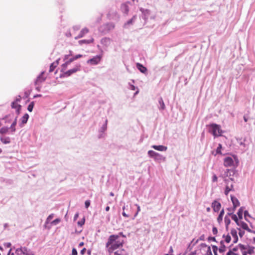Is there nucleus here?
Returning a JSON list of instances; mask_svg holds the SVG:
<instances>
[{"label": "nucleus", "instance_id": "nucleus-19", "mask_svg": "<svg viewBox=\"0 0 255 255\" xmlns=\"http://www.w3.org/2000/svg\"><path fill=\"white\" fill-rule=\"evenodd\" d=\"M44 73V72H42L41 74L37 77L35 81V85H37L39 83H42L45 80L46 78L43 77V75Z\"/></svg>", "mask_w": 255, "mask_h": 255}, {"label": "nucleus", "instance_id": "nucleus-62", "mask_svg": "<svg viewBox=\"0 0 255 255\" xmlns=\"http://www.w3.org/2000/svg\"><path fill=\"white\" fill-rule=\"evenodd\" d=\"M207 254H208V255H212V253L211 252V249H210V247H208V251H207Z\"/></svg>", "mask_w": 255, "mask_h": 255}, {"label": "nucleus", "instance_id": "nucleus-35", "mask_svg": "<svg viewBox=\"0 0 255 255\" xmlns=\"http://www.w3.org/2000/svg\"><path fill=\"white\" fill-rule=\"evenodd\" d=\"M69 65L67 61H66L64 64H63L61 66V72L62 73L65 72L66 69L67 68V66Z\"/></svg>", "mask_w": 255, "mask_h": 255}, {"label": "nucleus", "instance_id": "nucleus-39", "mask_svg": "<svg viewBox=\"0 0 255 255\" xmlns=\"http://www.w3.org/2000/svg\"><path fill=\"white\" fill-rule=\"evenodd\" d=\"M221 148H222V144H219L218 146L216 149V153L217 154H221Z\"/></svg>", "mask_w": 255, "mask_h": 255}, {"label": "nucleus", "instance_id": "nucleus-14", "mask_svg": "<svg viewBox=\"0 0 255 255\" xmlns=\"http://www.w3.org/2000/svg\"><path fill=\"white\" fill-rule=\"evenodd\" d=\"M136 66L137 69L142 73L146 74H147V68L144 66L142 64L137 63L136 64Z\"/></svg>", "mask_w": 255, "mask_h": 255}, {"label": "nucleus", "instance_id": "nucleus-46", "mask_svg": "<svg viewBox=\"0 0 255 255\" xmlns=\"http://www.w3.org/2000/svg\"><path fill=\"white\" fill-rule=\"evenodd\" d=\"M247 217H251L250 215L249 214L248 211H244V217L246 221H248V220L247 219Z\"/></svg>", "mask_w": 255, "mask_h": 255}, {"label": "nucleus", "instance_id": "nucleus-57", "mask_svg": "<svg viewBox=\"0 0 255 255\" xmlns=\"http://www.w3.org/2000/svg\"><path fill=\"white\" fill-rule=\"evenodd\" d=\"M29 95V92H28V91H25L24 92V95L23 98H28Z\"/></svg>", "mask_w": 255, "mask_h": 255}, {"label": "nucleus", "instance_id": "nucleus-59", "mask_svg": "<svg viewBox=\"0 0 255 255\" xmlns=\"http://www.w3.org/2000/svg\"><path fill=\"white\" fill-rule=\"evenodd\" d=\"M136 206L137 207V212L135 214V216H136L137 215L138 213L140 211V206L137 204H136Z\"/></svg>", "mask_w": 255, "mask_h": 255}, {"label": "nucleus", "instance_id": "nucleus-33", "mask_svg": "<svg viewBox=\"0 0 255 255\" xmlns=\"http://www.w3.org/2000/svg\"><path fill=\"white\" fill-rule=\"evenodd\" d=\"M244 207H241L238 210L237 212V215L238 216L239 218L241 220L243 219V213L244 211Z\"/></svg>", "mask_w": 255, "mask_h": 255}, {"label": "nucleus", "instance_id": "nucleus-31", "mask_svg": "<svg viewBox=\"0 0 255 255\" xmlns=\"http://www.w3.org/2000/svg\"><path fill=\"white\" fill-rule=\"evenodd\" d=\"M107 123L108 120L106 119L105 123L103 124V125L102 126V127L99 129L100 132H104L105 130H106L107 128Z\"/></svg>", "mask_w": 255, "mask_h": 255}, {"label": "nucleus", "instance_id": "nucleus-12", "mask_svg": "<svg viewBox=\"0 0 255 255\" xmlns=\"http://www.w3.org/2000/svg\"><path fill=\"white\" fill-rule=\"evenodd\" d=\"M29 115L28 114L26 113L23 115V116L20 120V123H19V126L20 128H22L24 125L26 124Z\"/></svg>", "mask_w": 255, "mask_h": 255}, {"label": "nucleus", "instance_id": "nucleus-38", "mask_svg": "<svg viewBox=\"0 0 255 255\" xmlns=\"http://www.w3.org/2000/svg\"><path fill=\"white\" fill-rule=\"evenodd\" d=\"M34 106V102L32 101L28 106L27 110L29 112H31L33 110Z\"/></svg>", "mask_w": 255, "mask_h": 255}, {"label": "nucleus", "instance_id": "nucleus-7", "mask_svg": "<svg viewBox=\"0 0 255 255\" xmlns=\"http://www.w3.org/2000/svg\"><path fill=\"white\" fill-rule=\"evenodd\" d=\"M107 17L110 20H117L119 19L120 16L116 10H111L107 14Z\"/></svg>", "mask_w": 255, "mask_h": 255}, {"label": "nucleus", "instance_id": "nucleus-18", "mask_svg": "<svg viewBox=\"0 0 255 255\" xmlns=\"http://www.w3.org/2000/svg\"><path fill=\"white\" fill-rule=\"evenodd\" d=\"M231 234L234 238L233 243L236 244L238 241V237L236 230L235 229H232L231 230Z\"/></svg>", "mask_w": 255, "mask_h": 255}, {"label": "nucleus", "instance_id": "nucleus-17", "mask_svg": "<svg viewBox=\"0 0 255 255\" xmlns=\"http://www.w3.org/2000/svg\"><path fill=\"white\" fill-rule=\"evenodd\" d=\"M151 148H152L155 150L160 151H166L167 149V146L162 145H153L151 146Z\"/></svg>", "mask_w": 255, "mask_h": 255}, {"label": "nucleus", "instance_id": "nucleus-8", "mask_svg": "<svg viewBox=\"0 0 255 255\" xmlns=\"http://www.w3.org/2000/svg\"><path fill=\"white\" fill-rule=\"evenodd\" d=\"M101 56L100 55H96L93 58L89 59L87 61V63L92 65H95L98 64L101 60Z\"/></svg>", "mask_w": 255, "mask_h": 255}, {"label": "nucleus", "instance_id": "nucleus-21", "mask_svg": "<svg viewBox=\"0 0 255 255\" xmlns=\"http://www.w3.org/2000/svg\"><path fill=\"white\" fill-rule=\"evenodd\" d=\"M234 161L232 158L230 157H227L225 158L224 160V164L226 166H230L232 165Z\"/></svg>", "mask_w": 255, "mask_h": 255}, {"label": "nucleus", "instance_id": "nucleus-61", "mask_svg": "<svg viewBox=\"0 0 255 255\" xmlns=\"http://www.w3.org/2000/svg\"><path fill=\"white\" fill-rule=\"evenodd\" d=\"M65 35L67 37H71L72 36L71 33L70 31H68L66 32Z\"/></svg>", "mask_w": 255, "mask_h": 255}, {"label": "nucleus", "instance_id": "nucleus-22", "mask_svg": "<svg viewBox=\"0 0 255 255\" xmlns=\"http://www.w3.org/2000/svg\"><path fill=\"white\" fill-rule=\"evenodd\" d=\"M0 140L3 144H8L10 142V138L8 136H1L0 137Z\"/></svg>", "mask_w": 255, "mask_h": 255}, {"label": "nucleus", "instance_id": "nucleus-45", "mask_svg": "<svg viewBox=\"0 0 255 255\" xmlns=\"http://www.w3.org/2000/svg\"><path fill=\"white\" fill-rule=\"evenodd\" d=\"M16 107H18V109L17 110V111L18 112V110L20 108V107H21L20 105H16L15 104V102H13L11 103V108L13 109H14V108H16Z\"/></svg>", "mask_w": 255, "mask_h": 255}, {"label": "nucleus", "instance_id": "nucleus-29", "mask_svg": "<svg viewBox=\"0 0 255 255\" xmlns=\"http://www.w3.org/2000/svg\"><path fill=\"white\" fill-rule=\"evenodd\" d=\"M224 221L226 225V229L227 230H228L229 225L231 223V220L229 217V216L228 215V214L225 217Z\"/></svg>", "mask_w": 255, "mask_h": 255}, {"label": "nucleus", "instance_id": "nucleus-36", "mask_svg": "<svg viewBox=\"0 0 255 255\" xmlns=\"http://www.w3.org/2000/svg\"><path fill=\"white\" fill-rule=\"evenodd\" d=\"M238 247L242 253H243V252H246L245 250L248 249V245L246 246L241 244H239L238 245Z\"/></svg>", "mask_w": 255, "mask_h": 255}, {"label": "nucleus", "instance_id": "nucleus-28", "mask_svg": "<svg viewBox=\"0 0 255 255\" xmlns=\"http://www.w3.org/2000/svg\"><path fill=\"white\" fill-rule=\"evenodd\" d=\"M220 247L219 249V252L220 253H223L226 251V246L224 245V241L222 240L220 242Z\"/></svg>", "mask_w": 255, "mask_h": 255}, {"label": "nucleus", "instance_id": "nucleus-44", "mask_svg": "<svg viewBox=\"0 0 255 255\" xmlns=\"http://www.w3.org/2000/svg\"><path fill=\"white\" fill-rule=\"evenodd\" d=\"M53 216H54L53 214H51L50 215H49L46 219V223H48L49 222H50L52 220V219L53 218Z\"/></svg>", "mask_w": 255, "mask_h": 255}, {"label": "nucleus", "instance_id": "nucleus-15", "mask_svg": "<svg viewBox=\"0 0 255 255\" xmlns=\"http://www.w3.org/2000/svg\"><path fill=\"white\" fill-rule=\"evenodd\" d=\"M89 32V29L85 27L83 28L80 32L79 34L75 37V39H78L84 36L85 34Z\"/></svg>", "mask_w": 255, "mask_h": 255}, {"label": "nucleus", "instance_id": "nucleus-64", "mask_svg": "<svg viewBox=\"0 0 255 255\" xmlns=\"http://www.w3.org/2000/svg\"><path fill=\"white\" fill-rule=\"evenodd\" d=\"M234 252L230 250L227 254L226 255H233Z\"/></svg>", "mask_w": 255, "mask_h": 255}, {"label": "nucleus", "instance_id": "nucleus-16", "mask_svg": "<svg viewBox=\"0 0 255 255\" xmlns=\"http://www.w3.org/2000/svg\"><path fill=\"white\" fill-rule=\"evenodd\" d=\"M239 226L242 227L243 229L247 231L248 232L251 233L252 231L248 227V225L243 221H239V225H237Z\"/></svg>", "mask_w": 255, "mask_h": 255}, {"label": "nucleus", "instance_id": "nucleus-6", "mask_svg": "<svg viewBox=\"0 0 255 255\" xmlns=\"http://www.w3.org/2000/svg\"><path fill=\"white\" fill-rule=\"evenodd\" d=\"M147 154L150 157L153 158L155 161H160L165 159L160 154L152 150H149Z\"/></svg>", "mask_w": 255, "mask_h": 255}, {"label": "nucleus", "instance_id": "nucleus-40", "mask_svg": "<svg viewBox=\"0 0 255 255\" xmlns=\"http://www.w3.org/2000/svg\"><path fill=\"white\" fill-rule=\"evenodd\" d=\"M53 63L50 64L49 68V72H52L54 71V69L57 67V66L54 65Z\"/></svg>", "mask_w": 255, "mask_h": 255}, {"label": "nucleus", "instance_id": "nucleus-60", "mask_svg": "<svg viewBox=\"0 0 255 255\" xmlns=\"http://www.w3.org/2000/svg\"><path fill=\"white\" fill-rule=\"evenodd\" d=\"M75 60L78 59V58H81L83 57V55L81 54H78L74 56Z\"/></svg>", "mask_w": 255, "mask_h": 255}, {"label": "nucleus", "instance_id": "nucleus-1", "mask_svg": "<svg viewBox=\"0 0 255 255\" xmlns=\"http://www.w3.org/2000/svg\"><path fill=\"white\" fill-rule=\"evenodd\" d=\"M120 236L126 238V235L123 232H120L118 235H112L110 236L106 243V247L109 248L110 250H115L118 248L122 247L124 244V240L119 239Z\"/></svg>", "mask_w": 255, "mask_h": 255}, {"label": "nucleus", "instance_id": "nucleus-32", "mask_svg": "<svg viewBox=\"0 0 255 255\" xmlns=\"http://www.w3.org/2000/svg\"><path fill=\"white\" fill-rule=\"evenodd\" d=\"M128 86H129L128 89H129L131 90L134 91V90H135L136 89H137V91L134 93V95H135L138 93L139 90L137 88V87H136L135 86H134L133 85L130 84V83H128Z\"/></svg>", "mask_w": 255, "mask_h": 255}, {"label": "nucleus", "instance_id": "nucleus-50", "mask_svg": "<svg viewBox=\"0 0 255 255\" xmlns=\"http://www.w3.org/2000/svg\"><path fill=\"white\" fill-rule=\"evenodd\" d=\"M84 223H85V219L83 218L82 220L78 222V224L80 226H82L84 224Z\"/></svg>", "mask_w": 255, "mask_h": 255}, {"label": "nucleus", "instance_id": "nucleus-63", "mask_svg": "<svg viewBox=\"0 0 255 255\" xmlns=\"http://www.w3.org/2000/svg\"><path fill=\"white\" fill-rule=\"evenodd\" d=\"M122 251H117L114 253V255H123L121 254Z\"/></svg>", "mask_w": 255, "mask_h": 255}, {"label": "nucleus", "instance_id": "nucleus-10", "mask_svg": "<svg viewBox=\"0 0 255 255\" xmlns=\"http://www.w3.org/2000/svg\"><path fill=\"white\" fill-rule=\"evenodd\" d=\"M231 199L233 205V212L235 211V209L240 206V203L238 199L233 195H231Z\"/></svg>", "mask_w": 255, "mask_h": 255}, {"label": "nucleus", "instance_id": "nucleus-37", "mask_svg": "<svg viewBox=\"0 0 255 255\" xmlns=\"http://www.w3.org/2000/svg\"><path fill=\"white\" fill-rule=\"evenodd\" d=\"M255 248L252 246L248 245L247 253L248 254L251 255L254 253Z\"/></svg>", "mask_w": 255, "mask_h": 255}, {"label": "nucleus", "instance_id": "nucleus-53", "mask_svg": "<svg viewBox=\"0 0 255 255\" xmlns=\"http://www.w3.org/2000/svg\"><path fill=\"white\" fill-rule=\"evenodd\" d=\"M208 241H212L217 242L215 237H208Z\"/></svg>", "mask_w": 255, "mask_h": 255}, {"label": "nucleus", "instance_id": "nucleus-48", "mask_svg": "<svg viewBox=\"0 0 255 255\" xmlns=\"http://www.w3.org/2000/svg\"><path fill=\"white\" fill-rule=\"evenodd\" d=\"M90 204L91 202L89 200H86L85 202V208L87 209L90 206Z\"/></svg>", "mask_w": 255, "mask_h": 255}, {"label": "nucleus", "instance_id": "nucleus-47", "mask_svg": "<svg viewBox=\"0 0 255 255\" xmlns=\"http://www.w3.org/2000/svg\"><path fill=\"white\" fill-rule=\"evenodd\" d=\"M60 220L59 219H56L55 220H53V221L51 222V224L52 225H57L58 223H59L60 222Z\"/></svg>", "mask_w": 255, "mask_h": 255}, {"label": "nucleus", "instance_id": "nucleus-26", "mask_svg": "<svg viewBox=\"0 0 255 255\" xmlns=\"http://www.w3.org/2000/svg\"><path fill=\"white\" fill-rule=\"evenodd\" d=\"M94 39L93 38L90 39H88V40H86V39H83V40H79L78 41V43L80 45H82L83 44H90V43H93L94 42Z\"/></svg>", "mask_w": 255, "mask_h": 255}, {"label": "nucleus", "instance_id": "nucleus-55", "mask_svg": "<svg viewBox=\"0 0 255 255\" xmlns=\"http://www.w3.org/2000/svg\"><path fill=\"white\" fill-rule=\"evenodd\" d=\"M212 249H213V252H215L216 251H218V250H219L218 247H217V246H216L215 245H212Z\"/></svg>", "mask_w": 255, "mask_h": 255}, {"label": "nucleus", "instance_id": "nucleus-51", "mask_svg": "<svg viewBox=\"0 0 255 255\" xmlns=\"http://www.w3.org/2000/svg\"><path fill=\"white\" fill-rule=\"evenodd\" d=\"M77 251L75 248H73L72 250V254L71 255H77Z\"/></svg>", "mask_w": 255, "mask_h": 255}, {"label": "nucleus", "instance_id": "nucleus-27", "mask_svg": "<svg viewBox=\"0 0 255 255\" xmlns=\"http://www.w3.org/2000/svg\"><path fill=\"white\" fill-rule=\"evenodd\" d=\"M228 215L231 216L232 220H233L237 225H239V219L236 215L234 214L233 213H228Z\"/></svg>", "mask_w": 255, "mask_h": 255}, {"label": "nucleus", "instance_id": "nucleus-54", "mask_svg": "<svg viewBox=\"0 0 255 255\" xmlns=\"http://www.w3.org/2000/svg\"><path fill=\"white\" fill-rule=\"evenodd\" d=\"M217 180H218V177L217 176L214 174L213 176V177H212V181L215 182H217Z\"/></svg>", "mask_w": 255, "mask_h": 255}, {"label": "nucleus", "instance_id": "nucleus-24", "mask_svg": "<svg viewBox=\"0 0 255 255\" xmlns=\"http://www.w3.org/2000/svg\"><path fill=\"white\" fill-rule=\"evenodd\" d=\"M159 107L158 108L160 110H164L165 109V106L163 100L161 97L158 99Z\"/></svg>", "mask_w": 255, "mask_h": 255}, {"label": "nucleus", "instance_id": "nucleus-5", "mask_svg": "<svg viewBox=\"0 0 255 255\" xmlns=\"http://www.w3.org/2000/svg\"><path fill=\"white\" fill-rule=\"evenodd\" d=\"M15 253L17 255H34V253L31 250L27 248L26 247H21L18 248L15 251Z\"/></svg>", "mask_w": 255, "mask_h": 255}, {"label": "nucleus", "instance_id": "nucleus-9", "mask_svg": "<svg viewBox=\"0 0 255 255\" xmlns=\"http://www.w3.org/2000/svg\"><path fill=\"white\" fill-rule=\"evenodd\" d=\"M230 180H232V178L225 179L224 180L225 182L227 184V186L226 187L225 190V194L226 195H228L229 192L232 190L233 188V185L232 184L231 185V188L228 185V184H229Z\"/></svg>", "mask_w": 255, "mask_h": 255}, {"label": "nucleus", "instance_id": "nucleus-3", "mask_svg": "<svg viewBox=\"0 0 255 255\" xmlns=\"http://www.w3.org/2000/svg\"><path fill=\"white\" fill-rule=\"evenodd\" d=\"M115 24L113 22H108L101 25L99 27V31L103 34H106L115 28Z\"/></svg>", "mask_w": 255, "mask_h": 255}, {"label": "nucleus", "instance_id": "nucleus-56", "mask_svg": "<svg viewBox=\"0 0 255 255\" xmlns=\"http://www.w3.org/2000/svg\"><path fill=\"white\" fill-rule=\"evenodd\" d=\"M74 60H75V58H74V57H73L72 58H70L67 61L70 64L71 62H72Z\"/></svg>", "mask_w": 255, "mask_h": 255}, {"label": "nucleus", "instance_id": "nucleus-20", "mask_svg": "<svg viewBox=\"0 0 255 255\" xmlns=\"http://www.w3.org/2000/svg\"><path fill=\"white\" fill-rule=\"evenodd\" d=\"M136 19V15H133L132 17L129 19L125 24H124V27L128 28V26L130 25L133 24V23L135 22Z\"/></svg>", "mask_w": 255, "mask_h": 255}, {"label": "nucleus", "instance_id": "nucleus-23", "mask_svg": "<svg viewBox=\"0 0 255 255\" xmlns=\"http://www.w3.org/2000/svg\"><path fill=\"white\" fill-rule=\"evenodd\" d=\"M110 39L108 37L103 38L101 40V43L105 46H108L110 44Z\"/></svg>", "mask_w": 255, "mask_h": 255}, {"label": "nucleus", "instance_id": "nucleus-42", "mask_svg": "<svg viewBox=\"0 0 255 255\" xmlns=\"http://www.w3.org/2000/svg\"><path fill=\"white\" fill-rule=\"evenodd\" d=\"M237 230L239 231V236L242 238L245 234V231H242L240 228H237Z\"/></svg>", "mask_w": 255, "mask_h": 255}, {"label": "nucleus", "instance_id": "nucleus-41", "mask_svg": "<svg viewBox=\"0 0 255 255\" xmlns=\"http://www.w3.org/2000/svg\"><path fill=\"white\" fill-rule=\"evenodd\" d=\"M81 26L80 25H75L73 26L72 29L74 31H77L79 30Z\"/></svg>", "mask_w": 255, "mask_h": 255}, {"label": "nucleus", "instance_id": "nucleus-11", "mask_svg": "<svg viewBox=\"0 0 255 255\" xmlns=\"http://www.w3.org/2000/svg\"><path fill=\"white\" fill-rule=\"evenodd\" d=\"M221 204L216 200H215L212 203V207L215 212H218L221 208Z\"/></svg>", "mask_w": 255, "mask_h": 255}, {"label": "nucleus", "instance_id": "nucleus-30", "mask_svg": "<svg viewBox=\"0 0 255 255\" xmlns=\"http://www.w3.org/2000/svg\"><path fill=\"white\" fill-rule=\"evenodd\" d=\"M224 214V209H222L221 211V212L217 218V221L219 223H221L222 222Z\"/></svg>", "mask_w": 255, "mask_h": 255}, {"label": "nucleus", "instance_id": "nucleus-43", "mask_svg": "<svg viewBox=\"0 0 255 255\" xmlns=\"http://www.w3.org/2000/svg\"><path fill=\"white\" fill-rule=\"evenodd\" d=\"M231 241V236L228 234V235H227L226 236V238H225V241L227 243H229Z\"/></svg>", "mask_w": 255, "mask_h": 255}, {"label": "nucleus", "instance_id": "nucleus-52", "mask_svg": "<svg viewBox=\"0 0 255 255\" xmlns=\"http://www.w3.org/2000/svg\"><path fill=\"white\" fill-rule=\"evenodd\" d=\"M3 245L5 247L8 248L11 247V244L10 243H4Z\"/></svg>", "mask_w": 255, "mask_h": 255}, {"label": "nucleus", "instance_id": "nucleus-25", "mask_svg": "<svg viewBox=\"0 0 255 255\" xmlns=\"http://www.w3.org/2000/svg\"><path fill=\"white\" fill-rule=\"evenodd\" d=\"M16 124H17V117H16L15 118L14 120L11 124L10 128H9V129H11V132H12V133H13L16 131L15 126L16 125Z\"/></svg>", "mask_w": 255, "mask_h": 255}, {"label": "nucleus", "instance_id": "nucleus-13", "mask_svg": "<svg viewBox=\"0 0 255 255\" xmlns=\"http://www.w3.org/2000/svg\"><path fill=\"white\" fill-rule=\"evenodd\" d=\"M140 10L142 12V18H143L144 20L147 19L150 13V11L147 9H144L143 8H141Z\"/></svg>", "mask_w": 255, "mask_h": 255}, {"label": "nucleus", "instance_id": "nucleus-2", "mask_svg": "<svg viewBox=\"0 0 255 255\" xmlns=\"http://www.w3.org/2000/svg\"><path fill=\"white\" fill-rule=\"evenodd\" d=\"M209 132L213 134L214 137L220 136L222 135V130L220 126L216 124H212L209 125Z\"/></svg>", "mask_w": 255, "mask_h": 255}, {"label": "nucleus", "instance_id": "nucleus-34", "mask_svg": "<svg viewBox=\"0 0 255 255\" xmlns=\"http://www.w3.org/2000/svg\"><path fill=\"white\" fill-rule=\"evenodd\" d=\"M9 128L7 127H3L0 129V133L1 134H4L6 133L9 130Z\"/></svg>", "mask_w": 255, "mask_h": 255}, {"label": "nucleus", "instance_id": "nucleus-58", "mask_svg": "<svg viewBox=\"0 0 255 255\" xmlns=\"http://www.w3.org/2000/svg\"><path fill=\"white\" fill-rule=\"evenodd\" d=\"M239 249V247H238V245L233 248L232 250H231L234 253L235 252H237Z\"/></svg>", "mask_w": 255, "mask_h": 255}, {"label": "nucleus", "instance_id": "nucleus-4", "mask_svg": "<svg viewBox=\"0 0 255 255\" xmlns=\"http://www.w3.org/2000/svg\"><path fill=\"white\" fill-rule=\"evenodd\" d=\"M80 70V66L76 65L73 68L70 69L67 71H65V72L61 73L60 74L59 77L60 78L68 77L71 76L72 74H73Z\"/></svg>", "mask_w": 255, "mask_h": 255}, {"label": "nucleus", "instance_id": "nucleus-49", "mask_svg": "<svg viewBox=\"0 0 255 255\" xmlns=\"http://www.w3.org/2000/svg\"><path fill=\"white\" fill-rule=\"evenodd\" d=\"M212 232L214 235H216L218 233V229L216 227H214L212 229Z\"/></svg>", "mask_w": 255, "mask_h": 255}]
</instances>
